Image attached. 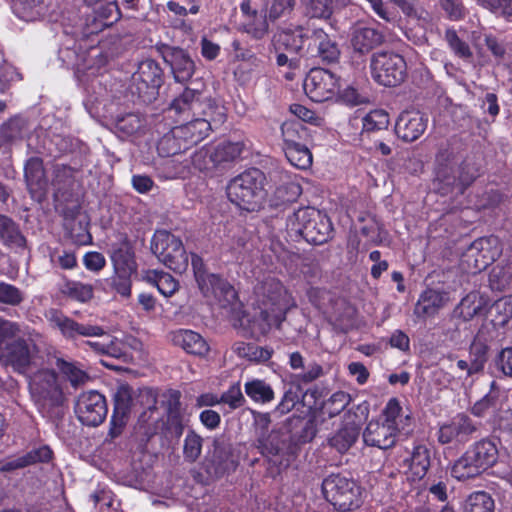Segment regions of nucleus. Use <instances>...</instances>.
<instances>
[{
  "label": "nucleus",
  "mask_w": 512,
  "mask_h": 512,
  "mask_svg": "<svg viewBox=\"0 0 512 512\" xmlns=\"http://www.w3.org/2000/svg\"><path fill=\"white\" fill-rule=\"evenodd\" d=\"M478 431V425L466 413L456 414L450 421L441 424L436 432L441 445L463 446Z\"/></svg>",
  "instance_id": "a211bd4d"
},
{
  "label": "nucleus",
  "mask_w": 512,
  "mask_h": 512,
  "mask_svg": "<svg viewBox=\"0 0 512 512\" xmlns=\"http://www.w3.org/2000/svg\"><path fill=\"white\" fill-rule=\"evenodd\" d=\"M398 436L393 428L380 418L369 421L363 432V440L367 446L383 450L392 448L396 444Z\"/></svg>",
  "instance_id": "c85d7f7f"
},
{
  "label": "nucleus",
  "mask_w": 512,
  "mask_h": 512,
  "mask_svg": "<svg viewBox=\"0 0 512 512\" xmlns=\"http://www.w3.org/2000/svg\"><path fill=\"white\" fill-rule=\"evenodd\" d=\"M249 321V329L251 336L259 338L266 336L272 329H281L282 323L275 319L274 314L269 309H261L260 312L253 316Z\"/></svg>",
  "instance_id": "79ce46f5"
},
{
  "label": "nucleus",
  "mask_w": 512,
  "mask_h": 512,
  "mask_svg": "<svg viewBox=\"0 0 512 512\" xmlns=\"http://www.w3.org/2000/svg\"><path fill=\"white\" fill-rule=\"evenodd\" d=\"M0 242L9 248L26 247V238L19 225L10 217L0 214Z\"/></svg>",
  "instance_id": "58836bf2"
},
{
  "label": "nucleus",
  "mask_w": 512,
  "mask_h": 512,
  "mask_svg": "<svg viewBox=\"0 0 512 512\" xmlns=\"http://www.w3.org/2000/svg\"><path fill=\"white\" fill-rule=\"evenodd\" d=\"M19 325L5 321L0 325V364L18 374H25L39 353L30 336L18 335Z\"/></svg>",
  "instance_id": "f03ea898"
},
{
  "label": "nucleus",
  "mask_w": 512,
  "mask_h": 512,
  "mask_svg": "<svg viewBox=\"0 0 512 512\" xmlns=\"http://www.w3.org/2000/svg\"><path fill=\"white\" fill-rule=\"evenodd\" d=\"M479 176V167L468 159L455 167L450 161L437 158L432 180L433 190L441 196L463 195Z\"/></svg>",
  "instance_id": "39448f33"
},
{
  "label": "nucleus",
  "mask_w": 512,
  "mask_h": 512,
  "mask_svg": "<svg viewBox=\"0 0 512 512\" xmlns=\"http://www.w3.org/2000/svg\"><path fill=\"white\" fill-rule=\"evenodd\" d=\"M389 125V114L382 109L368 112L362 119V133L386 130Z\"/></svg>",
  "instance_id": "5fc2aeb1"
},
{
  "label": "nucleus",
  "mask_w": 512,
  "mask_h": 512,
  "mask_svg": "<svg viewBox=\"0 0 512 512\" xmlns=\"http://www.w3.org/2000/svg\"><path fill=\"white\" fill-rule=\"evenodd\" d=\"M235 351L240 357L257 363L268 362L274 353V350L271 347H262L254 343L245 342L239 343L236 346Z\"/></svg>",
  "instance_id": "09e8293b"
},
{
  "label": "nucleus",
  "mask_w": 512,
  "mask_h": 512,
  "mask_svg": "<svg viewBox=\"0 0 512 512\" xmlns=\"http://www.w3.org/2000/svg\"><path fill=\"white\" fill-rule=\"evenodd\" d=\"M503 246L498 236L489 235L474 240L468 248L471 256L475 257L478 270L485 269L495 262L502 254Z\"/></svg>",
  "instance_id": "393cba45"
},
{
  "label": "nucleus",
  "mask_w": 512,
  "mask_h": 512,
  "mask_svg": "<svg viewBox=\"0 0 512 512\" xmlns=\"http://www.w3.org/2000/svg\"><path fill=\"white\" fill-rule=\"evenodd\" d=\"M214 110L204 112V115L193 116L186 123L176 126V132L188 149L207 138L213 128H217L226 121L224 106H214Z\"/></svg>",
  "instance_id": "f8f14e48"
},
{
  "label": "nucleus",
  "mask_w": 512,
  "mask_h": 512,
  "mask_svg": "<svg viewBox=\"0 0 512 512\" xmlns=\"http://www.w3.org/2000/svg\"><path fill=\"white\" fill-rule=\"evenodd\" d=\"M428 118L417 110L400 113L395 124V133L405 142L416 141L426 130Z\"/></svg>",
  "instance_id": "bb28decb"
},
{
  "label": "nucleus",
  "mask_w": 512,
  "mask_h": 512,
  "mask_svg": "<svg viewBox=\"0 0 512 512\" xmlns=\"http://www.w3.org/2000/svg\"><path fill=\"white\" fill-rule=\"evenodd\" d=\"M111 261L114 270L137 272L134 249L126 236L119 243L112 245Z\"/></svg>",
  "instance_id": "e433bc0d"
},
{
  "label": "nucleus",
  "mask_w": 512,
  "mask_h": 512,
  "mask_svg": "<svg viewBox=\"0 0 512 512\" xmlns=\"http://www.w3.org/2000/svg\"><path fill=\"white\" fill-rule=\"evenodd\" d=\"M74 410L83 425L97 427L108 414L106 397L96 390L84 391L77 397Z\"/></svg>",
  "instance_id": "f3484780"
},
{
  "label": "nucleus",
  "mask_w": 512,
  "mask_h": 512,
  "mask_svg": "<svg viewBox=\"0 0 512 512\" xmlns=\"http://www.w3.org/2000/svg\"><path fill=\"white\" fill-rule=\"evenodd\" d=\"M166 430L171 436L180 438L184 431L183 417L181 414L180 392L173 391L167 406Z\"/></svg>",
  "instance_id": "a19ab883"
},
{
  "label": "nucleus",
  "mask_w": 512,
  "mask_h": 512,
  "mask_svg": "<svg viewBox=\"0 0 512 512\" xmlns=\"http://www.w3.org/2000/svg\"><path fill=\"white\" fill-rule=\"evenodd\" d=\"M31 393L38 410L43 415L50 418L62 416L66 397L55 370H39L31 383Z\"/></svg>",
  "instance_id": "0eeeda50"
},
{
  "label": "nucleus",
  "mask_w": 512,
  "mask_h": 512,
  "mask_svg": "<svg viewBox=\"0 0 512 512\" xmlns=\"http://www.w3.org/2000/svg\"><path fill=\"white\" fill-rule=\"evenodd\" d=\"M103 340H86L83 343L97 355H105L116 359H124L128 355V347L135 348L138 340L127 335L123 339L110 335L106 331Z\"/></svg>",
  "instance_id": "4be33fe9"
},
{
  "label": "nucleus",
  "mask_w": 512,
  "mask_h": 512,
  "mask_svg": "<svg viewBox=\"0 0 512 512\" xmlns=\"http://www.w3.org/2000/svg\"><path fill=\"white\" fill-rule=\"evenodd\" d=\"M444 305V294L441 291L427 288L419 296L415 306V314L418 317L435 315Z\"/></svg>",
  "instance_id": "ea45409f"
},
{
  "label": "nucleus",
  "mask_w": 512,
  "mask_h": 512,
  "mask_svg": "<svg viewBox=\"0 0 512 512\" xmlns=\"http://www.w3.org/2000/svg\"><path fill=\"white\" fill-rule=\"evenodd\" d=\"M262 309H269L279 322H284L291 308L296 307L295 300L283 283L275 278L266 279L261 286Z\"/></svg>",
  "instance_id": "4468645a"
},
{
  "label": "nucleus",
  "mask_w": 512,
  "mask_h": 512,
  "mask_svg": "<svg viewBox=\"0 0 512 512\" xmlns=\"http://www.w3.org/2000/svg\"><path fill=\"white\" fill-rule=\"evenodd\" d=\"M308 56L318 57L324 64L339 61L340 49L336 41L322 28L312 29V42L308 43Z\"/></svg>",
  "instance_id": "a878e982"
},
{
  "label": "nucleus",
  "mask_w": 512,
  "mask_h": 512,
  "mask_svg": "<svg viewBox=\"0 0 512 512\" xmlns=\"http://www.w3.org/2000/svg\"><path fill=\"white\" fill-rule=\"evenodd\" d=\"M457 310L459 315L465 320L469 321L474 316L478 315L482 310V303L477 293L471 292L467 294L460 301Z\"/></svg>",
  "instance_id": "0e129e2a"
},
{
  "label": "nucleus",
  "mask_w": 512,
  "mask_h": 512,
  "mask_svg": "<svg viewBox=\"0 0 512 512\" xmlns=\"http://www.w3.org/2000/svg\"><path fill=\"white\" fill-rule=\"evenodd\" d=\"M282 149L308 144L312 135L300 120H287L281 125Z\"/></svg>",
  "instance_id": "473e14b6"
},
{
  "label": "nucleus",
  "mask_w": 512,
  "mask_h": 512,
  "mask_svg": "<svg viewBox=\"0 0 512 512\" xmlns=\"http://www.w3.org/2000/svg\"><path fill=\"white\" fill-rule=\"evenodd\" d=\"M142 125L143 121L141 117L132 112L118 116L115 121L116 129L127 136L137 133Z\"/></svg>",
  "instance_id": "69168bd1"
},
{
  "label": "nucleus",
  "mask_w": 512,
  "mask_h": 512,
  "mask_svg": "<svg viewBox=\"0 0 512 512\" xmlns=\"http://www.w3.org/2000/svg\"><path fill=\"white\" fill-rule=\"evenodd\" d=\"M359 437V429L353 425H344L329 439V445L339 453L347 452Z\"/></svg>",
  "instance_id": "a18cd8bd"
},
{
  "label": "nucleus",
  "mask_w": 512,
  "mask_h": 512,
  "mask_svg": "<svg viewBox=\"0 0 512 512\" xmlns=\"http://www.w3.org/2000/svg\"><path fill=\"white\" fill-rule=\"evenodd\" d=\"M188 148L176 132V126L164 134L157 143L159 156L169 158L187 151Z\"/></svg>",
  "instance_id": "c03bdc74"
},
{
  "label": "nucleus",
  "mask_w": 512,
  "mask_h": 512,
  "mask_svg": "<svg viewBox=\"0 0 512 512\" xmlns=\"http://www.w3.org/2000/svg\"><path fill=\"white\" fill-rule=\"evenodd\" d=\"M477 2L491 13L512 21V0H477Z\"/></svg>",
  "instance_id": "338daca9"
},
{
  "label": "nucleus",
  "mask_w": 512,
  "mask_h": 512,
  "mask_svg": "<svg viewBox=\"0 0 512 512\" xmlns=\"http://www.w3.org/2000/svg\"><path fill=\"white\" fill-rule=\"evenodd\" d=\"M175 346L182 348L187 354L205 358L210 352L206 339L198 332L190 329H179L171 334Z\"/></svg>",
  "instance_id": "c756f323"
},
{
  "label": "nucleus",
  "mask_w": 512,
  "mask_h": 512,
  "mask_svg": "<svg viewBox=\"0 0 512 512\" xmlns=\"http://www.w3.org/2000/svg\"><path fill=\"white\" fill-rule=\"evenodd\" d=\"M380 419L389 424L396 432L409 433L413 426V417L409 408L404 409L397 397L390 398L380 414Z\"/></svg>",
  "instance_id": "cd10ccee"
},
{
  "label": "nucleus",
  "mask_w": 512,
  "mask_h": 512,
  "mask_svg": "<svg viewBox=\"0 0 512 512\" xmlns=\"http://www.w3.org/2000/svg\"><path fill=\"white\" fill-rule=\"evenodd\" d=\"M498 331L495 327L482 326L474 336L469 347L472 370L483 371L489 354L498 343Z\"/></svg>",
  "instance_id": "412c9836"
},
{
  "label": "nucleus",
  "mask_w": 512,
  "mask_h": 512,
  "mask_svg": "<svg viewBox=\"0 0 512 512\" xmlns=\"http://www.w3.org/2000/svg\"><path fill=\"white\" fill-rule=\"evenodd\" d=\"M81 169L67 164H56L52 172V185L58 193L71 189L75 183V176Z\"/></svg>",
  "instance_id": "37998d69"
},
{
  "label": "nucleus",
  "mask_w": 512,
  "mask_h": 512,
  "mask_svg": "<svg viewBox=\"0 0 512 512\" xmlns=\"http://www.w3.org/2000/svg\"><path fill=\"white\" fill-rule=\"evenodd\" d=\"M134 271L114 270V274L106 280L109 289L122 297L131 296L132 280Z\"/></svg>",
  "instance_id": "603ef678"
},
{
  "label": "nucleus",
  "mask_w": 512,
  "mask_h": 512,
  "mask_svg": "<svg viewBox=\"0 0 512 512\" xmlns=\"http://www.w3.org/2000/svg\"><path fill=\"white\" fill-rule=\"evenodd\" d=\"M150 249L167 268L175 273H184L189 266V257L182 240L167 230H156Z\"/></svg>",
  "instance_id": "9d476101"
},
{
  "label": "nucleus",
  "mask_w": 512,
  "mask_h": 512,
  "mask_svg": "<svg viewBox=\"0 0 512 512\" xmlns=\"http://www.w3.org/2000/svg\"><path fill=\"white\" fill-rule=\"evenodd\" d=\"M494 313V325L504 326L512 318V295H506L496 300L491 307Z\"/></svg>",
  "instance_id": "13d9d810"
},
{
  "label": "nucleus",
  "mask_w": 512,
  "mask_h": 512,
  "mask_svg": "<svg viewBox=\"0 0 512 512\" xmlns=\"http://www.w3.org/2000/svg\"><path fill=\"white\" fill-rule=\"evenodd\" d=\"M495 502L486 491L472 492L465 500L463 512H494Z\"/></svg>",
  "instance_id": "8fccbe9b"
},
{
  "label": "nucleus",
  "mask_w": 512,
  "mask_h": 512,
  "mask_svg": "<svg viewBox=\"0 0 512 512\" xmlns=\"http://www.w3.org/2000/svg\"><path fill=\"white\" fill-rule=\"evenodd\" d=\"M122 17L121 10L116 0L110 1L104 5H101L95 10L93 15V21L88 25L87 33L94 34L104 30L107 27L112 26L118 22Z\"/></svg>",
  "instance_id": "f704fd0d"
},
{
  "label": "nucleus",
  "mask_w": 512,
  "mask_h": 512,
  "mask_svg": "<svg viewBox=\"0 0 512 512\" xmlns=\"http://www.w3.org/2000/svg\"><path fill=\"white\" fill-rule=\"evenodd\" d=\"M325 374L324 367L320 363L316 361L309 362L306 370L292 375V380L287 390L284 392L280 403L277 405L276 410L280 414L290 412L305 396L302 385L311 384Z\"/></svg>",
  "instance_id": "ddd939ff"
},
{
  "label": "nucleus",
  "mask_w": 512,
  "mask_h": 512,
  "mask_svg": "<svg viewBox=\"0 0 512 512\" xmlns=\"http://www.w3.org/2000/svg\"><path fill=\"white\" fill-rule=\"evenodd\" d=\"M334 7V0H305L306 13L311 18L329 19Z\"/></svg>",
  "instance_id": "e2e57ef3"
},
{
  "label": "nucleus",
  "mask_w": 512,
  "mask_h": 512,
  "mask_svg": "<svg viewBox=\"0 0 512 512\" xmlns=\"http://www.w3.org/2000/svg\"><path fill=\"white\" fill-rule=\"evenodd\" d=\"M237 466L238 462L234 459L231 445L223 440L215 439L212 454L206 461V472L220 478L234 472Z\"/></svg>",
  "instance_id": "5701e85b"
},
{
  "label": "nucleus",
  "mask_w": 512,
  "mask_h": 512,
  "mask_svg": "<svg viewBox=\"0 0 512 512\" xmlns=\"http://www.w3.org/2000/svg\"><path fill=\"white\" fill-rule=\"evenodd\" d=\"M384 41L382 32L372 27H359L352 35L351 45L355 52L367 54Z\"/></svg>",
  "instance_id": "c9c22d12"
},
{
  "label": "nucleus",
  "mask_w": 512,
  "mask_h": 512,
  "mask_svg": "<svg viewBox=\"0 0 512 512\" xmlns=\"http://www.w3.org/2000/svg\"><path fill=\"white\" fill-rule=\"evenodd\" d=\"M24 177L32 197L45 194L47 179L41 158L31 157L27 160L24 167Z\"/></svg>",
  "instance_id": "7c9ffc66"
},
{
  "label": "nucleus",
  "mask_w": 512,
  "mask_h": 512,
  "mask_svg": "<svg viewBox=\"0 0 512 512\" xmlns=\"http://www.w3.org/2000/svg\"><path fill=\"white\" fill-rule=\"evenodd\" d=\"M499 458L494 440L486 437L470 444L452 463L451 476L457 481L473 480L492 468Z\"/></svg>",
  "instance_id": "20e7f679"
},
{
  "label": "nucleus",
  "mask_w": 512,
  "mask_h": 512,
  "mask_svg": "<svg viewBox=\"0 0 512 512\" xmlns=\"http://www.w3.org/2000/svg\"><path fill=\"white\" fill-rule=\"evenodd\" d=\"M46 317L50 325L58 329L66 340L76 341L80 337L94 338L106 335V330L103 326L78 322L65 315L59 309H50Z\"/></svg>",
  "instance_id": "2eb2a0df"
},
{
  "label": "nucleus",
  "mask_w": 512,
  "mask_h": 512,
  "mask_svg": "<svg viewBox=\"0 0 512 512\" xmlns=\"http://www.w3.org/2000/svg\"><path fill=\"white\" fill-rule=\"evenodd\" d=\"M62 292L71 299L82 303L90 301L94 296V289L91 284L72 280L65 282Z\"/></svg>",
  "instance_id": "6e6d98bb"
},
{
  "label": "nucleus",
  "mask_w": 512,
  "mask_h": 512,
  "mask_svg": "<svg viewBox=\"0 0 512 512\" xmlns=\"http://www.w3.org/2000/svg\"><path fill=\"white\" fill-rule=\"evenodd\" d=\"M283 151L289 163L298 169L306 170L313 163V156L308 144L283 148Z\"/></svg>",
  "instance_id": "3c124183"
},
{
  "label": "nucleus",
  "mask_w": 512,
  "mask_h": 512,
  "mask_svg": "<svg viewBox=\"0 0 512 512\" xmlns=\"http://www.w3.org/2000/svg\"><path fill=\"white\" fill-rule=\"evenodd\" d=\"M198 288L201 294L207 299H214L220 307L228 308L238 302V293L220 274L209 273L204 278V282H199Z\"/></svg>",
  "instance_id": "6ab92c4d"
},
{
  "label": "nucleus",
  "mask_w": 512,
  "mask_h": 512,
  "mask_svg": "<svg viewBox=\"0 0 512 512\" xmlns=\"http://www.w3.org/2000/svg\"><path fill=\"white\" fill-rule=\"evenodd\" d=\"M372 79L384 87H396L407 77V64L404 57L393 51H378L370 60Z\"/></svg>",
  "instance_id": "9b49d317"
},
{
  "label": "nucleus",
  "mask_w": 512,
  "mask_h": 512,
  "mask_svg": "<svg viewBox=\"0 0 512 512\" xmlns=\"http://www.w3.org/2000/svg\"><path fill=\"white\" fill-rule=\"evenodd\" d=\"M340 78L331 71L314 67L306 75L303 89L309 99L322 103L332 99L339 90Z\"/></svg>",
  "instance_id": "dca6fc26"
},
{
  "label": "nucleus",
  "mask_w": 512,
  "mask_h": 512,
  "mask_svg": "<svg viewBox=\"0 0 512 512\" xmlns=\"http://www.w3.org/2000/svg\"><path fill=\"white\" fill-rule=\"evenodd\" d=\"M312 29L301 25L277 32L273 37L278 67L287 66L288 72L284 77L294 80L296 71L300 70L302 56H308V43L312 42Z\"/></svg>",
  "instance_id": "7ed1b4c3"
},
{
  "label": "nucleus",
  "mask_w": 512,
  "mask_h": 512,
  "mask_svg": "<svg viewBox=\"0 0 512 512\" xmlns=\"http://www.w3.org/2000/svg\"><path fill=\"white\" fill-rule=\"evenodd\" d=\"M55 363L62 378L75 389L85 385L90 380L88 372L78 362L57 358Z\"/></svg>",
  "instance_id": "4c0bfd02"
},
{
  "label": "nucleus",
  "mask_w": 512,
  "mask_h": 512,
  "mask_svg": "<svg viewBox=\"0 0 512 512\" xmlns=\"http://www.w3.org/2000/svg\"><path fill=\"white\" fill-rule=\"evenodd\" d=\"M210 144L217 167H225L226 165L235 162L240 158L245 149V142L242 140H222L219 142H212Z\"/></svg>",
  "instance_id": "72a5a7b5"
},
{
  "label": "nucleus",
  "mask_w": 512,
  "mask_h": 512,
  "mask_svg": "<svg viewBox=\"0 0 512 512\" xmlns=\"http://www.w3.org/2000/svg\"><path fill=\"white\" fill-rule=\"evenodd\" d=\"M322 493L327 502L340 512L358 509L362 503V488L353 478L340 473L330 474L322 482Z\"/></svg>",
  "instance_id": "6e6552de"
},
{
  "label": "nucleus",
  "mask_w": 512,
  "mask_h": 512,
  "mask_svg": "<svg viewBox=\"0 0 512 512\" xmlns=\"http://www.w3.org/2000/svg\"><path fill=\"white\" fill-rule=\"evenodd\" d=\"M191 164L195 170L204 173L212 172L218 168L214 161L210 143L202 146L191 155Z\"/></svg>",
  "instance_id": "864d4df0"
},
{
  "label": "nucleus",
  "mask_w": 512,
  "mask_h": 512,
  "mask_svg": "<svg viewBox=\"0 0 512 512\" xmlns=\"http://www.w3.org/2000/svg\"><path fill=\"white\" fill-rule=\"evenodd\" d=\"M287 235L294 241L305 240L309 244L322 245L333 237V224L323 211L301 207L286 217Z\"/></svg>",
  "instance_id": "f257e3e1"
},
{
  "label": "nucleus",
  "mask_w": 512,
  "mask_h": 512,
  "mask_svg": "<svg viewBox=\"0 0 512 512\" xmlns=\"http://www.w3.org/2000/svg\"><path fill=\"white\" fill-rule=\"evenodd\" d=\"M220 106L212 98H204L203 91L185 87V89L175 97L169 105V109L177 115L192 113L193 116L204 115V112L213 110L212 107Z\"/></svg>",
  "instance_id": "aec40b11"
},
{
  "label": "nucleus",
  "mask_w": 512,
  "mask_h": 512,
  "mask_svg": "<svg viewBox=\"0 0 512 512\" xmlns=\"http://www.w3.org/2000/svg\"><path fill=\"white\" fill-rule=\"evenodd\" d=\"M50 261L62 270H73L78 267L75 250L54 248L50 252Z\"/></svg>",
  "instance_id": "680f3d73"
},
{
  "label": "nucleus",
  "mask_w": 512,
  "mask_h": 512,
  "mask_svg": "<svg viewBox=\"0 0 512 512\" xmlns=\"http://www.w3.org/2000/svg\"><path fill=\"white\" fill-rule=\"evenodd\" d=\"M265 174L258 168H250L240 173L227 185V197L238 208L258 211L265 199Z\"/></svg>",
  "instance_id": "423d86ee"
},
{
  "label": "nucleus",
  "mask_w": 512,
  "mask_h": 512,
  "mask_svg": "<svg viewBox=\"0 0 512 512\" xmlns=\"http://www.w3.org/2000/svg\"><path fill=\"white\" fill-rule=\"evenodd\" d=\"M132 401L133 400L130 388L127 386L119 387L113 397L112 414L129 418L132 407Z\"/></svg>",
  "instance_id": "052dcab7"
},
{
  "label": "nucleus",
  "mask_w": 512,
  "mask_h": 512,
  "mask_svg": "<svg viewBox=\"0 0 512 512\" xmlns=\"http://www.w3.org/2000/svg\"><path fill=\"white\" fill-rule=\"evenodd\" d=\"M222 404L229 406L230 410H236L244 406L246 400L241 391L240 383L232 384L225 392L220 395Z\"/></svg>",
  "instance_id": "774afa93"
},
{
  "label": "nucleus",
  "mask_w": 512,
  "mask_h": 512,
  "mask_svg": "<svg viewBox=\"0 0 512 512\" xmlns=\"http://www.w3.org/2000/svg\"><path fill=\"white\" fill-rule=\"evenodd\" d=\"M413 479H423L431 466V449L424 443H415L410 456L404 460Z\"/></svg>",
  "instance_id": "2f4dec72"
},
{
  "label": "nucleus",
  "mask_w": 512,
  "mask_h": 512,
  "mask_svg": "<svg viewBox=\"0 0 512 512\" xmlns=\"http://www.w3.org/2000/svg\"><path fill=\"white\" fill-rule=\"evenodd\" d=\"M162 55L164 61L170 66L176 82L186 83L192 78L195 72V62L188 51L180 47L166 46Z\"/></svg>",
  "instance_id": "b1692460"
},
{
  "label": "nucleus",
  "mask_w": 512,
  "mask_h": 512,
  "mask_svg": "<svg viewBox=\"0 0 512 512\" xmlns=\"http://www.w3.org/2000/svg\"><path fill=\"white\" fill-rule=\"evenodd\" d=\"M164 83V72L160 64L151 58L142 60L132 75L129 87L134 103L150 104L157 99Z\"/></svg>",
  "instance_id": "1a4fd4ad"
},
{
  "label": "nucleus",
  "mask_w": 512,
  "mask_h": 512,
  "mask_svg": "<svg viewBox=\"0 0 512 512\" xmlns=\"http://www.w3.org/2000/svg\"><path fill=\"white\" fill-rule=\"evenodd\" d=\"M445 41L456 57L463 60L472 58L473 53L469 44L459 37L455 29H447L445 31Z\"/></svg>",
  "instance_id": "4d7b16f0"
},
{
  "label": "nucleus",
  "mask_w": 512,
  "mask_h": 512,
  "mask_svg": "<svg viewBox=\"0 0 512 512\" xmlns=\"http://www.w3.org/2000/svg\"><path fill=\"white\" fill-rule=\"evenodd\" d=\"M203 438L194 430H189L184 439L183 455L187 462H195L201 455Z\"/></svg>",
  "instance_id": "bf43d9fd"
},
{
  "label": "nucleus",
  "mask_w": 512,
  "mask_h": 512,
  "mask_svg": "<svg viewBox=\"0 0 512 512\" xmlns=\"http://www.w3.org/2000/svg\"><path fill=\"white\" fill-rule=\"evenodd\" d=\"M246 395L257 403H270L274 400V391L270 384L262 379H252L244 385Z\"/></svg>",
  "instance_id": "49530a36"
},
{
  "label": "nucleus",
  "mask_w": 512,
  "mask_h": 512,
  "mask_svg": "<svg viewBox=\"0 0 512 512\" xmlns=\"http://www.w3.org/2000/svg\"><path fill=\"white\" fill-rule=\"evenodd\" d=\"M301 194L302 187L299 182L288 175H285V179L281 178V183L274 191L275 199L281 204L295 202Z\"/></svg>",
  "instance_id": "de8ad7c7"
}]
</instances>
